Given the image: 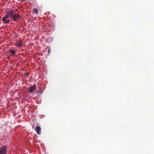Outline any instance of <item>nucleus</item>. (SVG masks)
I'll return each mask as SVG.
<instances>
[{
	"label": "nucleus",
	"instance_id": "nucleus-10",
	"mask_svg": "<svg viewBox=\"0 0 154 154\" xmlns=\"http://www.w3.org/2000/svg\"><path fill=\"white\" fill-rule=\"evenodd\" d=\"M26 74L27 76H28L29 75V73H26Z\"/></svg>",
	"mask_w": 154,
	"mask_h": 154
},
{
	"label": "nucleus",
	"instance_id": "nucleus-4",
	"mask_svg": "<svg viewBox=\"0 0 154 154\" xmlns=\"http://www.w3.org/2000/svg\"><path fill=\"white\" fill-rule=\"evenodd\" d=\"M29 92L31 93L36 89V87L35 86V85H34L30 87H29Z\"/></svg>",
	"mask_w": 154,
	"mask_h": 154
},
{
	"label": "nucleus",
	"instance_id": "nucleus-2",
	"mask_svg": "<svg viewBox=\"0 0 154 154\" xmlns=\"http://www.w3.org/2000/svg\"><path fill=\"white\" fill-rule=\"evenodd\" d=\"M7 146L4 145L1 147L0 149V154H7Z\"/></svg>",
	"mask_w": 154,
	"mask_h": 154
},
{
	"label": "nucleus",
	"instance_id": "nucleus-5",
	"mask_svg": "<svg viewBox=\"0 0 154 154\" xmlns=\"http://www.w3.org/2000/svg\"><path fill=\"white\" fill-rule=\"evenodd\" d=\"M35 131L37 132L38 134H39L41 133V128L39 126H37L36 127L35 129Z\"/></svg>",
	"mask_w": 154,
	"mask_h": 154
},
{
	"label": "nucleus",
	"instance_id": "nucleus-1",
	"mask_svg": "<svg viewBox=\"0 0 154 154\" xmlns=\"http://www.w3.org/2000/svg\"><path fill=\"white\" fill-rule=\"evenodd\" d=\"M14 14V12L12 11H10L7 13L5 17L2 18V20L5 23H8L10 20L9 19L7 20V19L8 18H12L13 15Z\"/></svg>",
	"mask_w": 154,
	"mask_h": 154
},
{
	"label": "nucleus",
	"instance_id": "nucleus-8",
	"mask_svg": "<svg viewBox=\"0 0 154 154\" xmlns=\"http://www.w3.org/2000/svg\"><path fill=\"white\" fill-rule=\"evenodd\" d=\"M33 11H35L36 14H38V10H37V9L36 8H34L33 9Z\"/></svg>",
	"mask_w": 154,
	"mask_h": 154
},
{
	"label": "nucleus",
	"instance_id": "nucleus-9",
	"mask_svg": "<svg viewBox=\"0 0 154 154\" xmlns=\"http://www.w3.org/2000/svg\"><path fill=\"white\" fill-rule=\"evenodd\" d=\"M48 54H49L50 53V49H48Z\"/></svg>",
	"mask_w": 154,
	"mask_h": 154
},
{
	"label": "nucleus",
	"instance_id": "nucleus-3",
	"mask_svg": "<svg viewBox=\"0 0 154 154\" xmlns=\"http://www.w3.org/2000/svg\"><path fill=\"white\" fill-rule=\"evenodd\" d=\"M12 18L14 21H17V20L20 18V16L18 14H13Z\"/></svg>",
	"mask_w": 154,
	"mask_h": 154
},
{
	"label": "nucleus",
	"instance_id": "nucleus-7",
	"mask_svg": "<svg viewBox=\"0 0 154 154\" xmlns=\"http://www.w3.org/2000/svg\"><path fill=\"white\" fill-rule=\"evenodd\" d=\"M9 51L11 54H14L16 53V51L15 50H10Z\"/></svg>",
	"mask_w": 154,
	"mask_h": 154
},
{
	"label": "nucleus",
	"instance_id": "nucleus-6",
	"mask_svg": "<svg viewBox=\"0 0 154 154\" xmlns=\"http://www.w3.org/2000/svg\"><path fill=\"white\" fill-rule=\"evenodd\" d=\"M16 44L17 47H20L22 46L23 45V43L22 42L21 40H20L16 43Z\"/></svg>",
	"mask_w": 154,
	"mask_h": 154
}]
</instances>
